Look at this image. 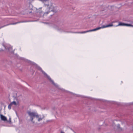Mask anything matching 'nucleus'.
Listing matches in <instances>:
<instances>
[{"mask_svg":"<svg viewBox=\"0 0 133 133\" xmlns=\"http://www.w3.org/2000/svg\"><path fill=\"white\" fill-rule=\"evenodd\" d=\"M8 25V24H7V25H5V26H3L2 27H1V28H2V27H4V26H7V25Z\"/></svg>","mask_w":133,"mask_h":133,"instance_id":"14","label":"nucleus"},{"mask_svg":"<svg viewBox=\"0 0 133 133\" xmlns=\"http://www.w3.org/2000/svg\"><path fill=\"white\" fill-rule=\"evenodd\" d=\"M132 26V27H133V25H132V26Z\"/></svg>","mask_w":133,"mask_h":133,"instance_id":"18","label":"nucleus"},{"mask_svg":"<svg viewBox=\"0 0 133 133\" xmlns=\"http://www.w3.org/2000/svg\"><path fill=\"white\" fill-rule=\"evenodd\" d=\"M38 70H41L42 72V73L44 74L45 76L52 83L55 85L56 86V84L54 83V81L51 79L50 77L40 67H38Z\"/></svg>","mask_w":133,"mask_h":133,"instance_id":"3","label":"nucleus"},{"mask_svg":"<svg viewBox=\"0 0 133 133\" xmlns=\"http://www.w3.org/2000/svg\"><path fill=\"white\" fill-rule=\"evenodd\" d=\"M113 26V24H110L108 25H103L101 27H98L97 28H96L95 29L91 30H87L85 31L81 32H73V33H81V34H84L86 32H91L92 31H95L98 29H100L101 28H105L109 27L110 26Z\"/></svg>","mask_w":133,"mask_h":133,"instance_id":"2","label":"nucleus"},{"mask_svg":"<svg viewBox=\"0 0 133 133\" xmlns=\"http://www.w3.org/2000/svg\"><path fill=\"white\" fill-rule=\"evenodd\" d=\"M12 105L11 104V103L10 104H9L8 105V109H11V106Z\"/></svg>","mask_w":133,"mask_h":133,"instance_id":"11","label":"nucleus"},{"mask_svg":"<svg viewBox=\"0 0 133 133\" xmlns=\"http://www.w3.org/2000/svg\"><path fill=\"white\" fill-rule=\"evenodd\" d=\"M5 48L6 49L9 50L10 51L11 50H12V48L11 47H9V48L6 47H5Z\"/></svg>","mask_w":133,"mask_h":133,"instance_id":"8","label":"nucleus"},{"mask_svg":"<svg viewBox=\"0 0 133 133\" xmlns=\"http://www.w3.org/2000/svg\"><path fill=\"white\" fill-rule=\"evenodd\" d=\"M16 97L17 100L19 101L23 99V97L21 94H19L18 93L16 94Z\"/></svg>","mask_w":133,"mask_h":133,"instance_id":"4","label":"nucleus"},{"mask_svg":"<svg viewBox=\"0 0 133 133\" xmlns=\"http://www.w3.org/2000/svg\"><path fill=\"white\" fill-rule=\"evenodd\" d=\"M116 126H117V127L118 129H121V128H120V127L119 124H117Z\"/></svg>","mask_w":133,"mask_h":133,"instance_id":"10","label":"nucleus"},{"mask_svg":"<svg viewBox=\"0 0 133 133\" xmlns=\"http://www.w3.org/2000/svg\"><path fill=\"white\" fill-rule=\"evenodd\" d=\"M125 23L120 22L118 24L117 26H125Z\"/></svg>","mask_w":133,"mask_h":133,"instance_id":"6","label":"nucleus"},{"mask_svg":"<svg viewBox=\"0 0 133 133\" xmlns=\"http://www.w3.org/2000/svg\"><path fill=\"white\" fill-rule=\"evenodd\" d=\"M41 8H39V9H41Z\"/></svg>","mask_w":133,"mask_h":133,"instance_id":"17","label":"nucleus"},{"mask_svg":"<svg viewBox=\"0 0 133 133\" xmlns=\"http://www.w3.org/2000/svg\"><path fill=\"white\" fill-rule=\"evenodd\" d=\"M27 113L30 117V120L33 123H35L34 121H33L34 118H35L37 119L38 121L39 122L42 121L44 118V115H39L37 112H36L29 111H27Z\"/></svg>","mask_w":133,"mask_h":133,"instance_id":"1","label":"nucleus"},{"mask_svg":"<svg viewBox=\"0 0 133 133\" xmlns=\"http://www.w3.org/2000/svg\"><path fill=\"white\" fill-rule=\"evenodd\" d=\"M125 26H131L132 25H131V24H125Z\"/></svg>","mask_w":133,"mask_h":133,"instance_id":"12","label":"nucleus"},{"mask_svg":"<svg viewBox=\"0 0 133 133\" xmlns=\"http://www.w3.org/2000/svg\"><path fill=\"white\" fill-rule=\"evenodd\" d=\"M7 122H9L10 123H11V118L10 117L9 118V120L8 121H7Z\"/></svg>","mask_w":133,"mask_h":133,"instance_id":"13","label":"nucleus"},{"mask_svg":"<svg viewBox=\"0 0 133 133\" xmlns=\"http://www.w3.org/2000/svg\"><path fill=\"white\" fill-rule=\"evenodd\" d=\"M24 22H25V21H20V22H16L15 23L9 24L8 25H10V24H13V25L16 24L18 23Z\"/></svg>","mask_w":133,"mask_h":133,"instance_id":"7","label":"nucleus"},{"mask_svg":"<svg viewBox=\"0 0 133 133\" xmlns=\"http://www.w3.org/2000/svg\"><path fill=\"white\" fill-rule=\"evenodd\" d=\"M50 121L48 120V121H47V122H49Z\"/></svg>","mask_w":133,"mask_h":133,"instance_id":"16","label":"nucleus"},{"mask_svg":"<svg viewBox=\"0 0 133 133\" xmlns=\"http://www.w3.org/2000/svg\"><path fill=\"white\" fill-rule=\"evenodd\" d=\"M61 133H64L63 132L61 131Z\"/></svg>","mask_w":133,"mask_h":133,"instance_id":"15","label":"nucleus"},{"mask_svg":"<svg viewBox=\"0 0 133 133\" xmlns=\"http://www.w3.org/2000/svg\"><path fill=\"white\" fill-rule=\"evenodd\" d=\"M1 28H0V29Z\"/></svg>","mask_w":133,"mask_h":133,"instance_id":"19","label":"nucleus"},{"mask_svg":"<svg viewBox=\"0 0 133 133\" xmlns=\"http://www.w3.org/2000/svg\"><path fill=\"white\" fill-rule=\"evenodd\" d=\"M0 118L1 119L2 121H7V119L6 117L1 114L0 115Z\"/></svg>","mask_w":133,"mask_h":133,"instance_id":"5","label":"nucleus"},{"mask_svg":"<svg viewBox=\"0 0 133 133\" xmlns=\"http://www.w3.org/2000/svg\"><path fill=\"white\" fill-rule=\"evenodd\" d=\"M11 104H12V105L13 104H14L15 105H17L16 102L14 101L11 102Z\"/></svg>","mask_w":133,"mask_h":133,"instance_id":"9","label":"nucleus"}]
</instances>
